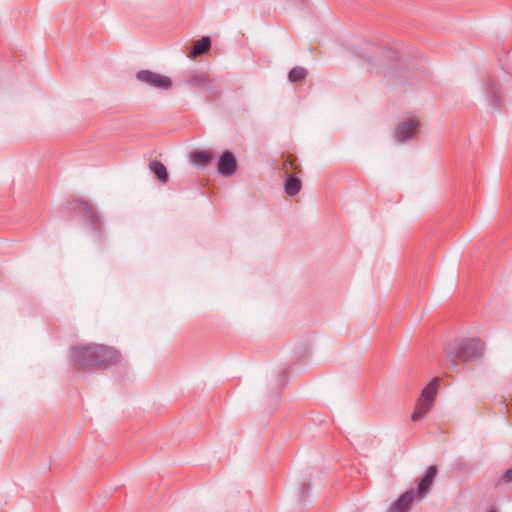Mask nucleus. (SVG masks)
<instances>
[{
  "mask_svg": "<svg viewBox=\"0 0 512 512\" xmlns=\"http://www.w3.org/2000/svg\"><path fill=\"white\" fill-rule=\"evenodd\" d=\"M120 353L106 345L78 344L71 347L72 365L80 370L106 369L120 361Z\"/></svg>",
  "mask_w": 512,
  "mask_h": 512,
  "instance_id": "obj_1",
  "label": "nucleus"
},
{
  "mask_svg": "<svg viewBox=\"0 0 512 512\" xmlns=\"http://www.w3.org/2000/svg\"><path fill=\"white\" fill-rule=\"evenodd\" d=\"M483 350L484 345L478 338H465L450 342L445 350L449 368L457 369L458 360L469 362L480 359L483 356Z\"/></svg>",
  "mask_w": 512,
  "mask_h": 512,
  "instance_id": "obj_2",
  "label": "nucleus"
},
{
  "mask_svg": "<svg viewBox=\"0 0 512 512\" xmlns=\"http://www.w3.org/2000/svg\"><path fill=\"white\" fill-rule=\"evenodd\" d=\"M439 379L433 378L423 389L417 402L416 409L412 414V420L418 421L423 418L433 407V402L437 393Z\"/></svg>",
  "mask_w": 512,
  "mask_h": 512,
  "instance_id": "obj_3",
  "label": "nucleus"
},
{
  "mask_svg": "<svg viewBox=\"0 0 512 512\" xmlns=\"http://www.w3.org/2000/svg\"><path fill=\"white\" fill-rule=\"evenodd\" d=\"M75 203V210L89 225L90 229L94 231L99 237L102 233L103 222L101 216L95 208L85 200H77Z\"/></svg>",
  "mask_w": 512,
  "mask_h": 512,
  "instance_id": "obj_4",
  "label": "nucleus"
},
{
  "mask_svg": "<svg viewBox=\"0 0 512 512\" xmlns=\"http://www.w3.org/2000/svg\"><path fill=\"white\" fill-rule=\"evenodd\" d=\"M483 91L489 105L495 109L500 108L502 104V90L499 80L493 75H487L482 80Z\"/></svg>",
  "mask_w": 512,
  "mask_h": 512,
  "instance_id": "obj_5",
  "label": "nucleus"
},
{
  "mask_svg": "<svg viewBox=\"0 0 512 512\" xmlns=\"http://www.w3.org/2000/svg\"><path fill=\"white\" fill-rule=\"evenodd\" d=\"M136 79L141 83L161 90H168L172 86V81L169 77L150 70L139 71L136 74Z\"/></svg>",
  "mask_w": 512,
  "mask_h": 512,
  "instance_id": "obj_6",
  "label": "nucleus"
},
{
  "mask_svg": "<svg viewBox=\"0 0 512 512\" xmlns=\"http://www.w3.org/2000/svg\"><path fill=\"white\" fill-rule=\"evenodd\" d=\"M420 123L416 119H406L400 122L394 130V137L398 143H404L414 138L418 133Z\"/></svg>",
  "mask_w": 512,
  "mask_h": 512,
  "instance_id": "obj_7",
  "label": "nucleus"
},
{
  "mask_svg": "<svg viewBox=\"0 0 512 512\" xmlns=\"http://www.w3.org/2000/svg\"><path fill=\"white\" fill-rule=\"evenodd\" d=\"M437 474L438 468L436 465H431L428 467L426 473L420 478L418 482V487L415 491L416 500H422L429 494Z\"/></svg>",
  "mask_w": 512,
  "mask_h": 512,
  "instance_id": "obj_8",
  "label": "nucleus"
},
{
  "mask_svg": "<svg viewBox=\"0 0 512 512\" xmlns=\"http://www.w3.org/2000/svg\"><path fill=\"white\" fill-rule=\"evenodd\" d=\"M217 170L223 177H230L237 171V160L231 151H225L217 162Z\"/></svg>",
  "mask_w": 512,
  "mask_h": 512,
  "instance_id": "obj_9",
  "label": "nucleus"
},
{
  "mask_svg": "<svg viewBox=\"0 0 512 512\" xmlns=\"http://www.w3.org/2000/svg\"><path fill=\"white\" fill-rule=\"evenodd\" d=\"M416 500L415 490L410 489L403 493L390 507L388 512H408Z\"/></svg>",
  "mask_w": 512,
  "mask_h": 512,
  "instance_id": "obj_10",
  "label": "nucleus"
},
{
  "mask_svg": "<svg viewBox=\"0 0 512 512\" xmlns=\"http://www.w3.org/2000/svg\"><path fill=\"white\" fill-rule=\"evenodd\" d=\"M185 82L190 87L206 89L210 85L211 79L205 72L190 71L185 75Z\"/></svg>",
  "mask_w": 512,
  "mask_h": 512,
  "instance_id": "obj_11",
  "label": "nucleus"
},
{
  "mask_svg": "<svg viewBox=\"0 0 512 512\" xmlns=\"http://www.w3.org/2000/svg\"><path fill=\"white\" fill-rule=\"evenodd\" d=\"M212 159V153L209 151H195L191 153V162L199 168L207 167Z\"/></svg>",
  "mask_w": 512,
  "mask_h": 512,
  "instance_id": "obj_12",
  "label": "nucleus"
},
{
  "mask_svg": "<svg viewBox=\"0 0 512 512\" xmlns=\"http://www.w3.org/2000/svg\"><path fill=\"white\" fill-rule=\"evenodd\" d=\"M285 192L289 196L297 195L302 187L301 180L296 176L287 174V179L285 181Z\"/></svg>",
  "mask_w": 512,
  "mask_h": 512,
  "instance_id": "obj_13",
  "label": "nucleus"
},
{
  "mask_svg": "<svg viewBox=\"0 0 512 512\" xmlns=\"http://www.w3.org/2000/svg\"><path fill=\"white\" fill-rule=\"evenodd\" d=\"M149 168L161 182L166 183L168 181L169 175L162 162L153 160L149 163Z\"/></svg>",
  "mask_w": 512,
  "mask_h": 512,
  "instance_id": "obj_14",
  "label": "nucleus"
},
{
  "mask_svg": "<svg viewBox=\"0 0 512 512\" xmlns=\"http://www.w3.org/2000/svg\"><path fill=\"white\" fill-rule=\"evenodd\" d=\"M211 48V39L206 36L196 42L191 48V55L198 56L205 54Z\"/></svg>",
  "mask_w": 512,
  "mask_h": 512,
  "instance_id": "obj_15",
  "label": "nucleus"
},
{
  "mask_svg": "<svg viewBox=\"0 0 512 512\" xmlns=\"http://www.w3.org/2000/svg\"><path fill=\"white\" fill-rule=\"evenodd\" d=\"M308 72L304 67L296 66L292 68L288 73V79L290 82H297L304 80Z\"/></svg>",
  "mask_w": 512,
  "mask_h": 512,
  "instance_id": "obj_16",
  "label": "nucleus"
},
{
  "mask_svg": "<svg viewBox=\"0 0 512 512\" xmlns=\"http://www.w3.org/2000/svg\"><path fill=\"white\" fill-rule=\"evenodd\" d=\"M310 493V487L307 484H301L298 489V500L304 502Z\"/></svg>",
  "mask_w": 512,
  "mask_h": 512,
  "instance_id": "obj_17",
  "label": "nucleus"
},
{
  "mask_svg": "<svg viewBox=\"0 0 512 512\" xmlns=\"http://www.w3.org/2000/svg\"><path fill=\"white\" fill-rule=\"evenodd\" d=\"M501 480L506 483V484H509V483H512V468L506 470L502 476H501Z\"/></svg>",
  "mask_w": 512,
  "mask_h": 512,
  "instance_id": "obj_18",
  "label": "nucleus"
},
{
  "mask_svg": "<svg viewBox=\"0 0 512 512\" xmlns=\"http://www.w3.org/2000/svg\"><path fill=\"white\" fill-rule=\"evenodd\" d=\"M364 61L369 65V63L372 61V58L370 56L369 57H365Z\"/></svg>",
  "mask_w": 512,
  "mask_h": 512,
  "instance_id": "obj_19",
  "label": "nucleus"
},
{
  "mask_svg": "<svg viewBox=\"0 0 512 512\" xmlns=\"http://www.w3.org/2000/svg\"><path fill=\"white\" fill-rule=\"evenodd\" d=\"M491 512H495V511H491Z\"/></svg>",
  "mask_w": 512,
  "mask_h": 512,
  "instance_id": "obj_20",
  "label": "nucleus"
}]
</instances>
